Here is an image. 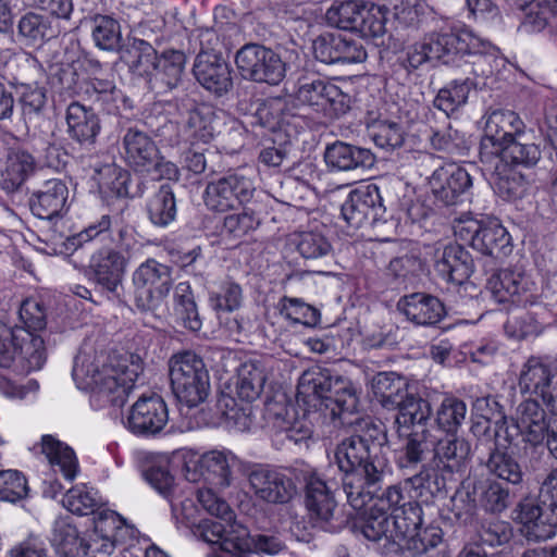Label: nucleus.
<instances>
[{
  "label": "nucleus",
  "mask_w": 557,
  "mask_h": 557,
  "mask_svg": "<svg viewBox=\"0 0 557 557\" xmlns=\"http://www.w3.org/2000/svg\"><path fill=\"white\" fill-rule=\"evenodd\" d=\"M541 156L540 146L530 143L523 132L505 147L499 148L498 153L492 159V162L496 161L503 164L531 168L540 161Z\"/></svg>",
  "instance_id": "36"
},
{
  "label": "nucleus",
  "mask_w": 557,
  "mask_h": 557,
  "mask_svg": "<svg viewBox=\"0 0 557 557\" xmlns=\"http://www.w3.org/2000/svg\"><path fill=\"white\" fill-rule=\"evenodd\" d=\"M94 180L97 181L100 191L108 197L128 196V183L131 175L128 171L110 163L95 170Z\"/></svg>",
  "instance_id": "47"
},
{
  "label": "nucleus",
  "mask_w": 557,
  "mask_h": 557,
  "mask_svg": "<svg viewBox=\"0 0 557 557\" xmlns=\"http://www.w3.org/2000/svg\"><path fill=\"white\" fill-rule=\"evenodd\" d=\"M107 239L111 240L112 246H103L96 250L91 255L89 269L96 283L109 293L114 294L122 285L127 267L139 246L128 226L116 225L113 230L111 216L106 214L82 232L66 237L65 240H63L61 234L47 238L54 245V252L58 251L57 246L59 244L63 245L66 250H76L88 242L99 240L103 243Z\"/></svg>",
  "instance_id": "2"
},
{
  "label": "nucleus",
  "mask_w": 557,
  "mask_h": 557,
  "mask_svg": "<svg viewBox=\"0 0 557 557\" xmlns=\"http://www.w3.org/2000/svg\"><path fill=\"white\" fill-rule=\"evenodd\" d=\"M168 419V408L160 396H143L129 410L127 428L136 434H157L164 428Z\"/></svg>",
  "instance_id": "22"
},
{
  "label": "nucleus",
  "mask_w": 557,
  "mask_h": 557,
  "mask_svg": "<svg viewBox=\"0 0 557 557\" xmlns=\"http://www.w3.org/2000/svg\"><path fill=\"white\" fill-rule=\"evenodd\" d=\"M17 30L18 36L28 45L41 44L59 34L50 17L35 12H28L20 18Z\"/></svg>",
  "instance_id": "45"
},
{
  "label": "nucleus",
  "mask_w": 557,
  "mask_h": 557,
  "mask_svg": "<svg viewBox=\"0 0 557 557\" xmlns=\"http://www.w3.org/2000/svg\"><path fill=\"white\" fill-rule=\"evenodd\" d=\"M297 397L324 410L335 426H354L355 433L344 438L334 453L335 462L345 473L343 488L355 509L366 504L368 488L382 482L388 473L384 454L383 431L369 418H356L358 396L351 381L330 369L312 367L299 377Z\"/></svg>",
  "instance_id": "1"
},
{
  "label": "nucleus",
  "mask_w": 557,
  "mask_h": 557,
  "mask_svg": "<svg viewBox=\"0 0 557 557\" xmlns=\"http://www.w3.org/2000/svg\"><path fill=\"white\" fill-rule=\"evenodd\" d=\"M435 269L447 282L462 284L473 272L470 253L458 244H448L436 251Z\"/></svg>",
  "instance_id": "27"
},
{
  "label": "nucleus",
  "mask_w": 557,
  "mask_h": 557,
  "mask_svg": "<svg viewBox=\"0 0 557 557\" xmlns=\"http://www.w3.org/2000/svg\"><path fill=\"white\" fill-rule=\"evenodd\" d=\"M171 387L176 398L188 407L206 400L210 377L203 360L193 351L175 354L169 360Z\"/></svg>",
  "instance_id": "6"
},
{
  "label": "nucleus",
  "mask_w": 557,
  "mask_h": 557,
  "mask_svg": "<svg viewBox=\"0 0 557 557\" xmlns=\"http://www.w3.org/2000/svg\"><path fill=\"white\" fill-rule=\"evenodd\" d=\"M397 308L417 325H434L445 315V308L441 300L424 293H412L401 297Z\"/></svg>",
  "instance_id": "26"
},
{
  "label": "nucleus",
  "mask_w": 557,
  "mask_h": 557,
  "mask_svg": "<svg viewBox=\"0 0 557 557\" xmlns=\"http://www.w3.org/2000/svg\"><path fill=\"white\" fill-rule=\"evenodd\" d=\"M296 473H299L298 469L287 472L264 466L255 467L247 474L249 491L260 503L288 505L298 495Z\"/></svg>",
  "instance_id": "8"
},
{
  "label": "nucleus",
  "mask_w": 557,
  "mask_h": 557,
  "mask_svg": "<svg viewBox=\"0 0 557 557\" xmlns=\"http://www.w3.org/2000/svg\"><path fill=\"white\" fill-rule=\"evenodd\" d=\"M366 1H335L326 11L325 17L331 26L355 32L362 14Z\"/></svg>",
  "instance_id": "51"
},
{
  "label": "nucleus",
  "mask_w": 557,
  "mask_h": 557,
  "mask_svg": "<svg viewBox=\"0 0 557 557\" xmlns=\"http://www.w3.org/2000/svg\"><path fill=\"white\" fill-rule=\"evenodd\" d=\"M63 506L71 512L86 516L95 513L99 508L100 499L97 492L85 484L70 488L62 499Z\"/></svg>",
  "instance_id": "61"
},
{
  "label": "nucleus",
  "mask_w": 557,
  "mask_h": 557,
  "mask_svg": "<svg viewBox=\"0 0 557 557\" xmlns=\"http://www.w3.org/2000/svg\"><path fill=\"white\" fill-rule=\"evenodd\" d=\"M371 387L381 405L388 410L395 407L407 392L404 379L394 372L377 373L372 379Z\"/></svg>",
  "instance_id": "49"
},
{
  "label": "nucleus",
  "mask_w": 557,
  "mask_h": 557,
  "mask_svg": "<svg viewBox=\"0 0 557 557\" xmlns=\"http://www.w3.org/2000/svg\"><path fill=\"white\" fill-rule=\"evenodd\" d=\"M144 371L138 355L125 352L108 358L79 354L74 361L73 379L81 388L107 397L115 406H122Z\"/></svg>",
  "instance_id": "3"
},
{
  "label": "nucleus",
  "mask_w": 557,
  "mask_h": 557,
  "mask_svg": "<svg viewBox=\"0 0 557 557\" xmlns=\"http://www.w3.org/2000/svg\"><path fill=\"white\" fill-rule=\"evenodd\" d=\"M429 185L438 202L451 206L472 186V180L466 169L450 163L437 168L429 178Z\"/></svg>",
  "instance_id": "19"
},
{
  "label": "nucleus",
  "mask_w": 557,
  "mask_h": 557,
  "mask_svg": "<svg viewBox=\"0 0 557 557\" xmlns=\"http://www.w3.org/2000/svg\"><path fill=\"white\" fill-rule=\"evenodd\" d=\"M67 199L69 188L66 184L59 178H52L46 181L41 187L32 195L29 206L34 215L40 219L51 220L67 210Z\"/></svg>",
  "instance_id": "25"
},
{
  "label": "nucleus",
  "mask_w": 557,
  "mask_h": 557,
  "mask_svg": "<svg viewBox=\"0 0 557 557\" xmlns=\"http://www.w3.org/2000/svg\"><path fill=\"white\" fill-rule=\"evenodd\" d=\"M435 61L461 66L460 61L473 52L480 39L467 30L433 32L429 34Z\"/></svg>",
  "instance_id": "20"
},
{
  "label": "nucleus",
  "mask_w": 557,
  "mask_h": 557,
  "mask_svg": "<svg viewBox=\"0 0 557 557\" xmlns=\"http://www.w3.org/2000/svg\"><path fill=\"white\" fill-rule=\"evenodd\" d=\"M260 225V219L249 209L244 208L240 212L227 214L223 219L221 235L231 240H240Z\"/></svg>",
  "instance_id": "57"
},
{
  "label": "nucleus",
  "mask_w": 557,
  "mask_h": 557,
  "mask_svg": "<svg viewBox=\"0 0 557 557\" xmlns=\"http://www.w3.org/2000/svg\"><path fill=\"white\" fill-rule=\"evenodd\" d=\"M295 100L329 119L338 117L349 110V97L334 83L322 78L301 83Z\"/></svg>",
  "instance_id": "11"
},
{
  "label": "nucleus",
  "mask_w": 557,
  "mask_h": 557,
  "mask_svg": "<svg viewBox=\"0 0 557 557\" xmlns=\"http://www.w3.org/2000/svg\"><path fill=\"white\" fill-rule=\"evenodd\" d=\"M134 301L138 310L159 314L166 309L172 289V269L156 259L140 263L132 274Z\"/></svg>",
  "instance_id": "7"
},
{
  "label": "nucleus",
  "mask_w": 557,
  "mask_h": 557,
  "mask_svg": "<svg viewBox=\"0 0 557 557\" xmlns=\"http://www.w3.org/2000/svg\"><path fill=\"white\" fill-rule=\"evenodd\" d=\"M218 126L219 121L214 110L201 104L188 112L184 132L193 141L209 143L219 132Z\"/></svg>",
  "instance_id": "40"
},
{
  "label": "nucleus",
  "mask_w": 557,
  "mask_h": 557,
  "mask_svg": "<svg viewBox=\"0 0 557 557\" xmlns=\"http://www.w3.org/2000/svg\"><path fill=\"white\" fill-rule=\"evenodd\" d=\"M234 455L225 450H210L194 462V470L190 465H185V475L188 481L196 482L200 478L219 487H227L232 481V463Z\"/></svg>",
  "instance_id": "21"
},
{
  "label": "nucleus",
  "mask_w": 557,
  "mask_h": 557,
  "mask_svg": "<svg viewBox=\"0 0 557 557\" xmlns=\"http://www.w3.org/2000/svg\"><path fill=\"white\" fill-rule=\"evenodd\" d=\"M91 36L98 48L116 50L122 39L120 24L109 15L97 14L91 18Z\"/></svg>",
  "instance_id": "56"
},
{
  "label": "nucleus",
  "mask_w": 557,
  "mask_h": 557,
  "mask_svg": "<svg viewBox=\"0 0 557 557\" xmlns=\"http://www.w3.org/2000/svg\"><path fill=\"white\" fill-rule=\"evenodd\" d=\"M357 528L368 541L383 543V546L395 544L392 513L370 507Z\"/></svg>",
  "instance_id": "43"
},
{
  "label": "nucleus",
  "mask_w": 557,
  "mask_h": 557,
  "mask_svg": "<svg viewBox=\"0 0 557 557\" xmlns=\"http://www.w3.org/2000/svg\"><path fill=\"white\" fill-rule=\"evenodd\" d=\"M295 476L305 484V506L309 523L326 532L339 531L345 520L334 496L336 483L326 481L311 468L299 469Z\"/></svg>",
  "instance_id": "5"
},
{
  "label": "nucleus",
  "mask_w": 557,
  "mask_h": 557,
  "mask_svg": "<svg viewBox=\"0 0 557 557\" xmlns=\"http://www.w3.org/2000/svg\"><path fill=\"white\" fill-rule=\"evenodd\" d=\"M484 163L493 168V184L499 197L511 201L524 196L529 184L521 173L506 169V164L496 161Z\"/></svg>",
  "instance_id": "41"
},
{
  "label": "nucleus",
  "mask_w": 557,
  "mask_h": 557,
  "mask_svg": "<svg viewBox=\"0 0 557 557\" xmlns=\"http://www.w3.org/2000/svg\"><path fill=\"white\" fill-rule=\"evenodd\" d=\"M18 103L25 122L38 117L47 103V94L38 84L18 83L16 85Z\"/></svg>",
  "instance_id": "59"
},
{
  "label": "nucleus",
  "mask_w": 557,
  "mask_h": 557,
  "mask_svg": "<svg viewBox=\"0 0 557 557\" xmlns=\"http://www.w3.org/2000/svg\"><path fill=\"white\" fill-rule=\"evenodd\" d=\"M274 414V426L280 432L285 433V437L295 444H299L309 440L312 436V424L305 417L297 418L294 406H275L270 408Z\"/></svg>",
  "instance_id": "37"
},
{
  "label": "nucleus",
  "mask_w": 557,
  "mask_h": 557,
  "mask_svg": "<svg viewBox=\"0 0 557 557\" xmlns=\"http://www.w3.org/2000/svg\"><path fill=\"white\" fill-rule=\"evenodd\" d=\"M398 403L391 409L398 411L395 417V423L399 428L425 429L424 423L431 416V406L428 400L406 392Z\"/></svg>",
  "instance_id": "38"
},
{
  "label": "nucleus",
  "mask_w": 557,
  "mask_h": 557,
  "mask_svg": "<svg viewBox=\"0 0 557 557\" xmlns=\"http://www.w3.org/2000/svg\"><path fill=\"white\" fill-rule=\"evenodd\" d=\"M244 301L242 286L235 281L227 278L221 282L218 290L209 294L210 307L218 313H231L238 310Z\"/></svg>",
  "instance_id": "54"
},
{
  "label": "nucleus",
  "mask_w": 557,
  "mask_h": 557,
  "mask_svg": "<svg viewBox=\"0 0 557 557\" xmlns=\"http://www.w3.org/2000/svg\"><path fill=\"white\" fill-rule=\"evenodd\" d=\"M467 417V405L456 397H446L436 410L435 422L440 430L456 434Z\"/></svg>",
  "instance_id": "58"
},
{
  "label": "nucleus",
  "mask_w": 557,
  "mask_h": 557,
  "mask_svg": "<svg viewBox=\"0 0 557 557\" xmlns=\"http://www.w3.org/2000/svg\"><path fill=\"white\" fill-rule=\"evenodd\" d=\"M383 198L376 184H369L349 193L341 208V215L351 230L371 223L377 214H385Z\"/></svg>",
  "instance_id": "15"
},
{
  "label": "nucleus",
  "mask_w": 557,
  "mask_h": 557,
  "mask_svg": "<svg viewBox=\"0 0 557 557\" xmlns=\"http://www.w3.org/2000/svg\"><path fill=\"white\" fill-rule=\"evenodd\" d=\"M471 453L469 442L463 438L449 437L440 440L435 447L437 468L453 475L465 471Z\"/></svg>",
  "instance_id": "33"
},
{
  "label": "nucleus",
  "mask_w": 557,
  "mask_h": 557,
  "mask_svg": "<svg viewBox=\"0 0 557 557\" xmlns=\"http://www.w3.org/2000/svg\"><path fill=\"white\" fill-rule=\"evenodd\" d=\"M41 453L45 454L52 467H59L63 476L73 481L78 473V461L74 450L52 435H44L41 438Z\"/></svg>",
  "instance_id": "39"
},
{
  "label": "nucleus",
  "mask_w": 557,
  "mask_h": 557,
  "mask_svg": "<svg viewBox=\"0 0 557 557\" xmlns=\"http://www.w3.org/2000/svg\"><path fill=\"white\" fill-rule=\"evenodd\" d=\"M317 60L325 63H361L367 59L363 46L342 35L325 34L313 41Z\"/></svg>",
  "instance_id": "23"
},
{
  "label": "nucleus",
  "mask_w": 557,
  "mask_h": 557,
  "mask_svg": "<svg viewBox=\"0 0 557 557\" xmlns=\"http://www.w3.org/2000/svg\"><path fill=\"white\" fill-rule=\"evenodd\" d=\"M235 63L245 79L269 85H278L286 75V64L271 48L258 44L242 47Z\"/></svg>",
  "instance_id": "9"
},
{
  "label": "nucleus",
  "mask_w": 557,
  "mask_h": 557,
  "mask_svg": "<svg viewBox=\"0 0 557 557\" xmlns=\"http://www.w3.org/2000/svg\"><path fill=\"white\" fill-rule=\"evenodd\" d=\"M519 388L530 399H541L550 412H557V373L540 358L531 357L523 364Z\"/></svg>",
  "instance_id": "14"
},
{
  "label": "nucleus",
  "mask_w": 557,
  "mask_h": 557,
  "mask_svg": "<svg viewBox=\"0 0 557 557\" xmlns=\"http://www.w3.org/2000/svg\"><path fill=\"white\" fill-rule=\"evenodd\" d=\"M52 544L63 557H87L88 547L77 529L65 520H57L51 539Z\"/></svg>",
  "instance_id": "44"
},
{
  "label": "nucleus",
  "mask_w": 557,
  "mask_h": 557,
  "mask_svg": "<svg viewBox=\"0 0 557 557\" xmlns=\"http://www.w3.org/2000/svg\"><path fill=\"white\" fill-rule=\"evenodd\" d=\"M488 472L499 480L511 485H520L523 482V471L517 459L497 445L491 450L486 461Z\"/></svg>",
  "instance_id": "46"
},
{
  "label": "nucleus",
  "mask_w": 557,
  "mask_h": 557,
  "mask_svg": "<svg viewBox=\"0 0 557 557\" xmlns=\"http://www.w3.org/2000/svg\"><path fill=\"white\" fill-rule=\"evenodd\" d=\"M487 289L497 302L527 304L531 301L534 283L521 268H508L488 278Z\"/></svg>",
  "instance_id": "17"
},
{
  "label": "nucleus",
  "mask_w": 557,
  "mask_h": 557,
  "mask_svg": "<svg viewBox=\"0 0 557 557\" xmlns=\"http://www.w3.org/2000/svg\"><path fill=\"white\" fill-rule=\"evenodd\" d=\"M66 123L67 133L73 140L86 147L95 145L100 132V122L91 109L72 102L66 110Z\"/></svg>",
  "instance_id": "28"
},
{
  "label": "nucleus",
  "mask_w": 557,
  "mask_h": 557,
  "mask_svg": "<svg viewBox=\"0 0 557 557\" xmlns=\"http://www.w3.org/2000/svg\"><path fill=\"white\" fill-rule=\"evenodd\" d=\"M478 495L479 505L491 513H499L506 510L510 503L511 497L509 490L503 486L499 482L485 479L473 482Z\"/></svg>",
  "instance_id": "48"
},
{
  "label": "nucleus",
  "mask_w": 557,
  "mask_h": 557,
  "mask_svg": "<svg viewBox=\"0 0 557 557\" xmlns=\"http://www.w3.org/2000/svg\"><path fill=\"white\" fill-rule=\"evenodd\" d=\"M512 428L519 429L524 441L535 446L544 442L550 429V417H546L537 400L527 399L520 405L518 424Z\"/></svg>",
  "instance_id": "31"
},
{
  "label": "nucleus",
  "mask_w": 557,
  "mask_h": 557,
  "mask_svg": "<svg viewBox=\"0 0 557 557\" xmlns=\"http://www.w3.org/2000/svg\"><path fill=\"white\" fill-rule=\"evenodd\" d=\"M123 156L136 172L150 173L160 151L156 141L145 131L129 126L122 137Z\"/></svg>",
  "instance_id": "24"
},
{
  "label": "nucleus",
  "mask_w": 557,
  "mask_h": 557,
  "mask_svg": "<svg viewBox=\"0 0 557 557\" xmlns=\"http://www.w3.org/2000/svg\"><path fill=\"white\" fill-rule=\"evenodd\" d=\"M474 85L473 81L467 76L463 79H455L448 86L440 89L434 99V106L448 115L463 106L469 92Z\"/></svg>",
  "instance_id": "55"
},
{
  "label": "nucleus",
  "mask_w": 557,
  "mask_h": 557,
  "mask_svg": "<svg viewBox=\"0 0 557 557\" xmlns=\"http://www.w3.org/2000/svg\"><path fill=\"white\" fill-rule=\"evenodd\" d=\"M511 8L524 12L521 27L527 33L545 29L557 16V0H505Z\"/></svg>",
  "instance_id": "32"
},
{
  "label": "nucleus",
  "mask_w": 557,
  "mask_h": 557,
  "mask_svg": "<svg viewBox=\"0 0 557 557\" xmlns=\"http://www.w3.org/2000/svg\"><path fill=\"white\" fill-rule=\"evenodd\" d=\"M174 312L183 326L194 332L200 330L201 320L193 292L187 283H180L175 287Z\"/></svg>",
  "instance_id": "53"
},
{
  "label": "nucleus",
  "mask_w": 557,
  "mask_h": 557,
  "mask_svg": "<svg viewBox=\"0 0 557 557\" xmlns=\"http://www.w3.org/2000/svg\"><path fill=\"white\" fill-rule=\"evenodd\" d=\"M198 500L207 512L219 519L205 527V541L218 544L222 553H232L235 556H243L249 550L247 529L236 523L234 512L224 498L211 488H203L198 491Z\"/></svg>",
  "instance_id": "4"
},
{
  "label": "nucleus",
  "mask_w": 557,
  "mask_h": 557,
  "mask_svg": "<svg viewBox=\"0 0 557 557\" xmlns=\"http://www.w3.org/2000/svg\"><path fill=\"white\" fill-rule=\"evenodd\" d=\"M150 221L157 226H168L175 220L176 201L169 184L162 185L147 203Z\"/></svg>",
  "instance_id": "50"
},
{
  "label": "nucleus",
  "mask_w": 557,
  "mask_h": 557,
  "mask_svg": "<svg viewBox=\"0 0 557 557\" xmlns=\"http://www.w3.org/2000/svg\"><path fill=\"white\" fill-rule=\"evenodd\" d=\"M119 528H121V519L116 512L108 509L100 510L95 519V531L101 533V536L86 542L88 556H110L115 548L114 541L112 540L113 533Z\"/></svg>",
  "instance_id": "35"
},
{
  "label": "nucleus",
  "mask_w": 557,
  "mask_h": 557,
  "mask_svg": "<svg viewBox=\"0 0 557 557\" xmlns=\"http://www.w3.org/2000/svg\"><path fill=\"white\" fill-rule=\"evenodd\" d=\"M513 513L521 534L528 541H547L557 533V510L547 508L535 497L522 498Z\"/></svg>",
  "instance_id": "12"
},
{
  "label": "nucleus",
  "mask_w": 557,
  "mask_h": 557,
  "mask_svg": "<svg viewBox=\"0 0 557 557\" xmlns=\"http://www.w3.org/2000/svg\"><path fill=\"white\" fill-rule=\"evenodd\" d=\"M455 236L469 244L479 252L495 259L507 256L510 251V235L496 222L482 224L472 218H461L454 224Z\"/></svg>",
  "instance_id": "10"
},
{
  "label": "nucleus",
  "mask_w": 557,
  "mask_h": 557,
  "mask_svg": "<svg viewBox=\"0 0 557 557\" xmlns=\"http://www.w3.org/2000/svg\"><path fill=\"white\" fill-rule=\"evenodd\" d=\"M34 157L21 147L8 149L1 172V187L7 193L16 191L35 171Z\"/></svg>",
  "instance_id": "29"
},
{
  "label": "nucleus",
  "mask_w": 557,
  "mask_h": 557,
  "mask_svg": "<svg viewBox=\"0 0 557 557\" xmlns=\"http://www.w3.org/2000/svg\"><path fill=\"white\" fill-rule=\"evenodd\" d=\"M395 545L405 548L422 525V509L416 503H407L392 513Z\"/></svg>",
  "instance_id": "42"
},
{
  "label": "nucleus",
  "mask_w": 557,
  "mask_h": 557,
  "mask_svg": "<svg viewBox=\"0 0 557 557\" xmlns=\"http://www.w3.org/2000/svg\"><path fill=\"white\" fill-rule=\"evenodd\" d=\"M281 315L294 324L313 326L320 321V312L300 298L284 296L278 301Z\"/></svg>",
  "instance_id": "60"
},
{
  "label": "nucleus",
  "mask_w": 557,
  "mask_h": 557,
  "mask_svg": "<svg viewBox=\"0 0 557 557\" xmlns=\"http://www.w3.org/2000/svg\"><path fill=\"white\" fill-rule=\"evenodd\" d=\"M326 166L335 172L363 174L375 164L374 153L360 146L336 140L324 151Z\"/></svg>",
  "instance_id": "18"
},
{
  "label": "nucleus",
  "mask_w": 557,
  "mask_h": 557,
  "mask_svg": "<svg viewBox=\"0 0 557 557\" xmlns=\"http://www.w3.org/2000/svg\"><path fill=\"white\" fill-rule=\"evenodd\" d=\"M193 73L197 82L215 96L221 97L233 87L231 67L220 54L200 51L195 59Z\"/></svg>",
  "instance_id": "16"
},
{
  "label": "nucleus",
  "mask_w": 557,
  "mask_h": 557,
  "mask_svg": "<svg viewBox=\"0 0 557 557\" xmlns=\"http://www.w3.org/2000/svg\"><path fill=\"white\" fill-rule=\"evenodd\" d=\"M479 499L474 484L462 485L451 497V512L461 524H469L476 513Z\"/></svg>",
  "instance_id": "63"
},
{
  "label": "nucleus",
  "mask_w": 557,
  "mask_h": 557,
  "mask_svg": "<svg viewBox=\"0 0 557 557\" xmlns=\"http://www.w3.org/2000/svg\"><path fill=\"white\" fill-rule=\"evenodd\" d=\"M267 374L258 361H246L237 369L233 382V393L243 401L249 404L259 398L263 391Z\"/></svg>",
  "instance_id": "34"
},
{
  "label": "nucleus",
  "mask_w": 557,
  "mask_h": 557,
  "mask_svg": "<svg viewBox=\"0 0 557 557\" xmlns=\"http://www.w3.org/2000/svg\"><path fill=\"white\" fill-rule=\"evenodd\" d=\"M387 8L366 2L362 9L356 33L364 38H376L385 34Z\"/></svg>",
  "instance_id": "62"
},
{
  "label": "nucleus",
  "mask_w": 557,
  "mask_h": 557,
  "mask_svg": "<svg viewBox=\"0 0 557 557\" xmlns=\"http://www.w3.org/2000/svg\"><path fill=\"white\" fill-rule=\"evenodd\" d=\"M369 136L382 149H395L404 143L403 129L399 124L386 120L368 124Z\"/></svg>",
  "instance_id": "64"
},
{
  "label": "nucleus",
  "mask_w": 557,
  "mask_h": 557,
  "mask_svg": "<svg viewBox=\"0 0 557 557\" xmlns=\"http://www.w3.org/2000/svg\"><path fill=\"white\" fill-rule=\"evenodd\" d=\"M524 123L513 111L496 110L488 114L481 140L482 162H492L498 149L505 147L524 131Z\"/></svg>",
  "instance_id": "13"
},
{
  "label": "nucleus",
  "mask_w": 557,
  "mask_h": 557,
  "mask_svg": "<svg viewBox=\"0 0 557 557\" xmlns=\"http://www.w3.org/2000/svg\"><path fill=\"white\" fill-rule=\"evenodd\" d=\"M17 354L25 371L40 370L47 361V349L42 336L33 333L20 334Z\"/></svg>",
  "instance_id": "52"
},
{
  "label": "nucleus",
  "mask_w": 557,
  "mask_h": 557,
  "mask_svg": "<svg viewBox=\"0 0 557 557\" xmlns=\"http://www.w3.org/2000/svg\"><path fill=\"white\" fill-rule=\"evenodd\" d=\"M186 57L182 51L170 50L163 52L156 62L149 82L158 92H165L176 88L183 77Z\"/></svg>",
  "instance_id": "30"
}]
</instances>
